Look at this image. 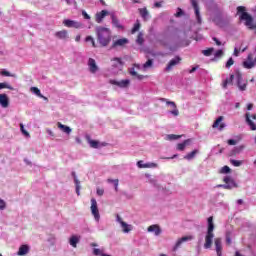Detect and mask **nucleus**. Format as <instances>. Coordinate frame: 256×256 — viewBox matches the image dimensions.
<instances>
[{"label": "nucleus", "instance_id": "nucleus-2", "mask_svg": "<svg viewBox=\"0 0 256 256\" xmlns=\"http://www.w3.org/2000/svg\"><path fill=\"white\" fill-rule=\"evenodd\" d=\"M207 232L205 235V243H204V249H211V246L213 245V239H215V224L213 223V216L208 217L207 219Z\"/></svg>", "mask_w": 256, "mask_h": 256}, {"label": "nucleus", "instance_id": "nucleus-32", "mask_svg": "<svg viewBox=\"0 0 256 256\" xmlns=\"http://www.w3.org/2000/svg\"><path fill=\"white\" fill-rule=\"evenodd\" d=\"M129 73L132 77H136L138 81H143V79H145V76L138 74L137 71H135V68H130Z\"/></svg>", "mask_w": 256, "mask_h": 256}, {"label": "nucleus", "instance_id": "nucleus-30", "mask_svg": "<svg viewBox=\"0 0 256 256\" xmlns=\"http://www.w3.org/2000/svg\"><path fill=\"white\" fill-rule=\"evenodd\" d=\"M197 153H199V150L195 149L192 152H189L188 154H186L184 156V159H186V161H193V159H195V155H197Z\"/></svg>", "mask_w": 256, "mask_h": 256}, {"label": "nucleus", "instance_id": "nucleus-64", "mask_svg": "<svg viewBox=\"0 0 256 256\" xmlns=\"http://www.w3.org/2000/svg\"><path fill=\"white\" fill-rule=\"evenodd\" d=\"M212 39L216 43V45H218V47H220L221 42L217 39V37H213Z\"/></svg>", "mask_w": 256, "mask_h": 256}, {"label": "nucleus", "instance_id": "nucleus-45", "mask_svg": "<svg viewBox=\"0 0 256 256\" xmlns=\"http://www.w3.org/2000/svg\"><path fill=\"white\" fill-rule=\"evenodd\" d=\"M213 51H215V49L208 48L206 50H203L202 53L203 55H205V57H211V55H213Z\"/></svg>", "mask_w": 256, "mask_h": 256}, {"label": "nucleus", "instance_id": "nucleus-10", "mask_svg": "<svg viewBox=\"0 0 256 256\" xmlns=\"http://www.w3.org/2000/svg\"><path fill=\"white\" fill-rule=\"evenodd\" d=\"M111 85H116V87H119L120 89H127L129 85H131V80L125 79V80H110Z\"/></svg>", "mask_w": 256, "mask_h": 256}, {"label": "nucleus", "instance_id": "nucleus-34", "mask_svg": "<svg viewBox=\"0 0 256 256\" xmlns=\"http://www.w3.org/2000/svg\"><path fill=\"white\" fill-rule=\"evenodd\" d=\"M233 79H235V75L231 74L229 78H226L222 84L223 89H227V86L233 83Z\"/></svg>", "mask_w": 256, "mask_h": 256}, {"label": "nucleus", "instance_id": "nucleus-6", "mask_svg": "<svg viewBox=\"0 0 256 256\" xmlns=\"http://www.w3.org/2000/svg\"><path fill=\"white\" fill-rule=\"evenodd\" d=\"M91 213L95 219V221H97V223H99L100 219H101V214H99V207L97 206V200L95 198L91 199Z\"/></svg>", "mask_w": 256, "mask_h": 256}, {"label": "nucleus", "instance_id": "nucleus-23", "mask_svg": "<svg viewBox=\"0 0 256 256\" xmlns=\"http://www.w3.org/2000/svg\"><path fill=\"white\" fill-rule=\"evenodd\" d=\"M55 37H57V39L67 41V39L69 38V32L67 30L58 31L55 33Z\"/></svg>", "mask_w": 256, "mask_h": 256}, {"label": "nucleus", "instance_id": "nucleus-27", "mask_svg": "<svg viewBox=\"0 0 256 256\" xmlns=\"http://www.w3.org/2000/svg\"><path fill=\"white\" fill-rule=\"evenodd\" d=\"M137 167H139V169H147L149 167H157V164L155 163H143V160H140L137 162Z\"/></svg>", "mask_w": 256, "mask_h": 256}, {"label": "nucleus", "instance_id": "nucleus-15", "mask_svg": "<svg viewBox=\"0 0 256 256\" xmlns=\"http://www.w3.org/2000/svg\"><path fill=\"white\" fill-rule=\"evenodd\" d=\"M88 68L90 73H97V71H99V66H97V62L95 61V59L93 58H89L88 59Z\"/></svg>", "mask_w": 256, "mask_h": 256}, {"label": "nucleus", "instance_id": "nucleus-40", "mask_svg": "<svg viewBox=\"0 0 256 256\" xmlns=\"http://www.w3.org/2000/svg\"><path fill=\"white\" fill-rule=\"evenodd\" d=\"M136 43H137V45H143V43H145V39L143 38V33L142 32L138 33Z\"/></svg>", "mask_w": 256, "mask_h": 256}, {"label": "nucleus", "instance_id": "nucleus-20", "mask_svg": "<svg viewBox=\"0 0 256 256\" xmlns=\"http://www.w3.org/2000/svg\"><path fill=\"white\" fill-rule=\"evenodd\" d=\"M0 106L3 107V109L9 107V97L7 94H0Z\"/></svg>", "mask_w": 256, "mask_h": 256}, {"label": "nucleus", "instance_id": "nucleus-24", "mask_svg": "<svg viewBox=\"0 0 256 256\" xmlns=\"http://www.w3.org/2000/svg\"><path fill=\"white\" fill-rule=\"evenodd\" d=\"M30 251L29 245L27 244H23L19 247V250L17 252L18 256H24L27 255Z\"/></svg>", "mask_w": 256, "mask_h": 256}, {"label": "nucleus", "instance_id": "nucleus-46", "mask_svg": "<svg viewBox=\"0 0 256 256\" xmlns=\"http://www.w3.org/2000/svg\"><path fill=\"white\" fill-rule=\"evenodd\" d=\"M108 183H114L115 191H119V179H108Z\"/></svg>", "mask_w": 256, "mask_h": 256}, {"label": "nucleus", "instance_id": "nucleus-3", "mask_svg": "<svg viewBox=\"0 0 256 256\" xmlns=\"http://www.w3.org/2000/svg\"><path fill=\"white\" fill-rule=\"evenodd\" d=\"M237 13L240 14V21H245V26L256 33V22H253V17L246 12L245 6H238Z\"/></svg>", "mask_w": 256, "mask_h": 256}, {"label": "nucleus", "instance_id": "nucleus-51", "mask_svg": "<svg viewBox=\"0 0 256 256\" xmlns=\"http://www.w3.org/2000/svg\"><path fill=\"white\" fill-rule=\"evenodd\" d=\"M149 67H153V60L148 59L144 64H143V69H149Z\"/></svg>", "mask_w": 256, "mask_h": 256}, {"label": "nucleus", "instance_id": "nucleus-13", "mask_svg": "<svg viewBox=\"0 0 256 256\" xmlns=\"http://www.w3.org/2000/svg\"><path fill=\"white\" fill-rule=\"evenodd\" d=\"M223 116H219L215 122L213 123L212 127L213 129H217L218 128V131H223V129H225L227 127V124L225 123H221V121H223Z\"/></svg>", "mask_w": 256, "mask_h": 256}, {"label": "nucleus", "instance_id": "nucleus-59", "mask_svg": "<svg viewBox=\"0 0 256 256\" xmlns=\"http://www.w3.org/2000/svg\"><path fill=\"white\" fill-rule=\"evenodd\" d=\"M82 15H83L84 19H87V20L91 19V16H89V14H87V11H85V10L82 11Z\"/></svg>", "mask_w": 256, "mask_h": 256}, {"label": "nucleus", "instance_id": "nucleus-63", "mask_svg": "<svg viewBox=\"0 0 256 256\" xmlns=\"http://www.w3.org/2000/svg\"><path fill=\"white\" fill-rule=\"evenodd\" d=\"M105 193V190L103 189H97V195H99V197H102V195Z\"/></svg>", "mask_w": 256, "mask_h": 256}, {"label": "nucleus", "instance_id": "nucleus-5", "mask_svg": "<svg viewBox=\"0 0 256 256\" xmlns=\"http://www.w3.org/2000/svg\"><path fill=\"white\" fill-rule=\"evenodd\" d=\"M160 101L172 107L173 110L168 112L170 115H173V117H179V109H177V104H175V102L168 100L167 98H160Z\"/></svg>", "mask_w": 256, "mask_h": 256}, {"label": "nucleus", "instance_id": "nucleus-37", "mask_svg": "<svg viewBox=\"0 0 256 256\" xmlns=\"http://www.w3.org/2000/svg\"><path fill=\"white\" fill-rule=\"evenodd\" d=\"M69 243L72 247H77V243H79V237L73 235L70 240Z\"/></svg>", "mask_w": 256, "mask_h": 256}, {"label": "nucleus", "instance_id": "nucleus-28", "mask_svg": "<svg viewBox=\"0 0 256 256\" xmlns=\"http://www.w3.org/2000/svg\"><path fill=\"white\" fill-rule=\"evenodd\" d=\"M113 64L112 67L115 69H122L123 68V60L121 58H113Z\"/></svg>", "mask_w": 256, "mask_h": 256}, {"label": "nucleus", "instance_id": "nucleus-56", "mask_svg": "<svg viewBox=\"0 0 256 256\" xmlns=\"http://www.w3.org/2000/svg\"><path fill=\"white\" fill-rule=\"evenodd\" d=\"M214 56L219 59V57H223V50H217L214 54Z\"/></svg>", "mask_w": 256, "mask_h": 256}, {"label": "nucleus", "instance_id": "nucleus-44", "mask_svg": "<svg viewBox=\"0 0 256 256\" xmlns=\"http://www.w3.org/2000/svg\"><path fill=\"white\" fill-rule=\"evenodd\" d=\"M86 43H91L92 47H97V44L95 43V39L93 38V36H87L85 38Z\"/></svg>", "mask_w": 256, "mask_h": 256}, {"label": "nucleus", "instance_id": "nucleus-57", "mask_svg": "<svg viewBox=\"0 0 256 256\" xmlns=\"http://www.w3.org/2000/svg\"><path fill=\"white\" fill-rule=\"evenodd\" d=\"M223 181H224V183L229 184V183H231V181H235V180H233V178H231V176H226V177H224Z\"/></svg>", "mask_w": 256, "mask_h": 256}, {"label": "nucleus", "instance_id": "nucleus-50", "mask_svg": "<svg viewBox=\"0 0 256 256\" xmlns=\"http://www.w3.org/2000/svg\"><path fill=\"white\" fill-rule=\"evenodd\" d=\"M20 131H21L22 135H25V137H31L29 132H27V130H25V126L23 125V123L20 124Z\"/></svg>", "mask_w": 256, "mask_h": 256}, {"label": "nucleus", "instance_id": "nucleus-1", "mask_svg": "<svg viewBox=\"0 0 256 256\" xmlns=\"http://www.w3.org/2000/svg\"><path fill=\"white\" fill-rule=\"evenodd\" d=\"M95 33L100 47H108L112 39L111 29L103 26H97L95 28Z\"/></svg>", "mask_w": 256, "mask_h": 256}, {"label": "nucleus", "instance_id": "nucleus-31", "mask_svg": "<svg viewBox=\"0 0 256 256\" xmlns=\"http://www.w3.org/2000/svg\"><path fill=\"white\" fill-rule=\"evenodd\" d=\"M30 91H32L34 93V95H37V97H40V99H44V101H47V97L43 96V94H41V90L37 87H31Z\"/></svg>", "mask_w": 256, "mask_h": 256}, {"label": "nucleus", "instance_id": "nucleus-49", "mask_svg": "<svg viewBox=\"0 0 256 256\" xmlns=\"http://www.w3.org/2000/svg\"><path fill=\"white\" fill-rule=\"evenodd\" d=\"M180 138H181V136H178V135H175V134H169V135L166 136V139L168 141H175V140L180 139Z\"/></svg>", "mask_w": 256, "mask_h": 256}, {"label": "nucleus", "instance_id": "nucleus-9", "mask_svg": "<svg viewBox=\"0 0 256 256\" xmlns=\"http://www.w3.org/2000/svg\"><path fill=\"white\" fill-rule=\"evenodd\" d=\"M251 119H254V121H256V114H251L249 112H247L245 114V121H246V124L248 125V127L251 129V131H256V124L255 122H253V120Z\"/></svg>", "mask_w": 256, "mask_h": 256}, {"label": "nucleus", "instance_id": "nucleus-14", "mask_svg": "<svg viewBox=\"0 0 256 256\" xmlns=\"http://www.w3.org/2000/svg\"><path fill=\"white\" fill-rule=\"evenodd\" d=\"M192 239H193V236H184L178 239L176 244L173 247V251H177V249H179V247H181L183 243H187V241H192Z\"/></svg>", "mask_w": 256, "mask_h": 256}, {"label": "nucleus", "instance_id": "nucleus-33", "mask_svg": "<svg viewBox=\"0 0 256 256\" xmlns=\"http://www.w3.org/2000/svg\"><path fill=\"white\" fill-rule=\"evenodd\" d=\"M191 45V40L185 38L177 42V47H189Z\"/></svg>", "mask_w": 256, "mask_h": 256}, {"label": "nucleus", "instance_id": "nucleus-52", "mask_svg": "<svg viewBox=\"0 0 256 256\" xmlns=\"http://www.w3.org/2000/svg\"><path fill=\"white\" fill-rule=\"evenodd\" d=\"M0 74L2 75V77H15V74H11V72L7 70H2Z\"/></svg>", "mask_w": 256, "mask_h": 256}, {"label": "nucleus", "instance_id": "nucleus-12", "mask_svg": "<svg viewBox=\"0 0 256 256\" xmlns=\"http://www.w3.org/2000/svg\"><path fill=\"white\" fill-rule=\"evenodd\" d=\"M110 17H111L113 27L121 30L125 29V26L121 24V21H119V18H117L114 12H111Z\"/></svg>", "mask_w": 256, "mask_h": 256}, {"label": "nucleus", "instance_id": "nucleus-18", "mask_svg": "<svg viewBox=\"0 0 256 256\" xmlns=\"http://www.w3.org/2000/svg\"><path fill=\"white\" fill-rule=\"evenodd\" d=\"M190 1L192 4V7H194L197 23L201 25L202 20H201V13L199 12V4H197V0H190Z\"/></svg>", "mask_w": 256, "mask_h": 256}, {"label": "nucleus", "instance_id": "nucleus-8", "mask_svg": "<svg viewBox=\"0 0 256 256\" xmlns=\"http://www.w3.org/2000/svg\"><path fill=\"white\" fill-rule=\"evenodd\" d=\"M63 25L69 29H83V23L71 19L63 20Z\"/></svg>", "mask_w": 256, "mask_h": 256}, {"label": "nucleus", "instance_id": "nucleus-19", "mask_svg": "<svg viewBox=\"0 0 256 256\" xmlns=\"http://www.w3.org/2000/svg\"><path fill=\"white\" fill-rule=\"evenodd\" d=\"M138 11L143 21H149V19H151V15L149 14V10H147V8H140Z\"/></svg>", "mask_w": 256, "mask_h": 256}, {"label": "nucleus", "instance_id": "nucleus-54", "mask_svg": "<svg viewBox=\"0 0 256 256\" xmlns=\"http://www.w3.org/2000/svg\"><path fill=\"white\" fill-rule=\"evenodd\" d=\"M185 15V12H183V9L177 8V12L175 14V17H183Z\"/></svg>", "mask_w": 256, "mask_h": 256}, {"label": "nucleus", "instance_id": "nucleus-22", "mask_svg": "<svg viewBox=\"0 0 256 256\" xmlns=\"http://www.w3.org/2000/svg\"><path fill=\"white\" fill-rule=\"evenodd\" d=\"M216 187H217L218 189H219V188H222V189L231 190V189L237 188V182L231 181V182L228 183V184H218Z\"/></svg>", "mask_w": 256, "mask_h": 256}, {"label": "nucleus", "instance_id": "nucleus-55", "mask_svg": "<svg viewBox=\"0 0 256 256\" xmlns=\"http://www.w3.org/2000/svg\"><path fill=\"white\" fill-rule=\"evenodd\" d=\"M226 243L231 245V232H226Z\"/></svg>", "mask_w": 256, "mask_h": 256}, {"label": "nucleus", "instance_id": "nucleus-4", "mask_svg": "<svg viewBox=\"0 0 256 256\" xmlns=\"http://www.w3.org/2000/svg\"><path fill=\"white\" fill-rule=\"evenodd\" d=\"M214 23L221 28L227 27L231 23V17L223 14H218L214 18Z\"/></svg>", "mask_w": 256, "mask_h": 256}, {"label": "nucleus", "instance_id": "nucleus-43", "mask_svg": "<svg viewBox=\"0 0 256 256\" xmlns=\"http://www.w3.org/2000/svg\"><path fill=\"white\" fill-rule=\"evenodd\" d=\"M0 89H9L10 91H13V86L9 85L7 82L0 83Z\"/></svg>", "mask_w": 256, "mask_h": 256}, {"label": "nucleus", "instance_id": "nucleus-25", "mask_svg": "<svg viewBox=\"0 0 256 256\" xmlns=\"http://www.w3.org/2000/svg\"><path fill=\"white\" fill-rule=\"evenodd\" d=\"M148 233H154L156 237H159L161 235V228L159 225H151L148 227Z\"/></svg>", "mask_w": 256, "mask_h": 256}, {"label": "nucleus", "instance_id": "nucleus-41", "mask_svg": "<svg viewBox=\"0 0 256 256\" xmlns=\"http://www.w3.org/2000/svg\"><path fill=\"white\" fill-rule=\"evenodd\" d=\"M219 173H221L222 175H227L229 173H231V168L229 166H223Z\"/></svg>", "mask_w": 256, "mask_h": 256}, {"label": "nucleus", "instance_id": "nucleus-17", "mask_svg": "<svg viewBox=\"0 0 256 256\" xmlns=\"http://www.w3.org/2000/svg\"><path fill=\"white\" fill-rule=\"evenodd\" d=\"M107 15H111V12L108 10H102L96 13V23H103V20L107 17Z\"/></svg>", "mask_w": 256, "mask_h": 256}, {"label": "nucleus", "instance_id": "nucleus-42", "mask_svg": "<svg viewBox=\"0 0 256 256\" xmlns=\"http://www.w3.org/2000/svg\"><path fill=\"white\" fill-rule=\"evenodd\" d=\"M139 29H141V23H139V20H137V23L134 24L132 30H131V34H135L137 33V31H139Z\"/></svg>", "mask_w": 256, "mask_h": 256}, {"label": "nucleus", "instance_id": "nucleus-47", "mask_svg": "<svg viewBox=\"0 0 256 256\" xmlns=\"http://www.w3.org/2000/svg\"><path fill=\"white\" fill-rule=\"evenodd\" d=\"M232 65H235V60H233V57H230L228 61L226 62V69H231Z\"/></svg>", "mask_w": 256, "mask_h": 256}, {"label": "nucleus", "instance_id": "nucleus-61", "mask_svg": "<svg viewBox=\"0 0 256 256\" xmlns=\"http://www.w3.org/2000/svg\"><path fill=\"white\" fill-rule=\"evenodd\" d=\"M240 151H241V148L235 147V148L232 150V155H237V153H239Z\"/></svg>", "mask_w": 256, "mask_h": 256}, {"label": "nucleus", "instance_id": "nucleus-36", "mask_svg": "<svg viewBox=\"0 0 256 256\" xmlns=\"http://www.w3.org/2000/svg\"><path fill=\"white\" fill-rule=\"evenodd\" d=\"M88 143L92 149H99V141L92 140L91 138L88 137Z\"/></svg>", "mask_w": 256, "mask_h": 256}, {"label": "nucleus", "instance_id": "nucleus-53", "mask_svg": "<svg viewBox=\"0 0 256 256\" xmlns=\"http://www.w3.org/2000/svg\"><path fill=\"white\" fill-rule=\"evenodd\" d=\"M5 209H7V203L0 198V211H5Z\"/></svg>", "mask_w": 256, "mask_h": 256}, {"label": "nucleus", "instance_id": "nucleus-58", "mask_svg": "<svg viewBox=\"0 0 256 256\" xmlns=\"http://www.w3.org/2000/svg\"><path fill=\"white\" fill-rule=\"evenodd\" d=\"M93 253H94V255L99 256V255H101V249H99V248H94V249H93Z\"/></svg>", "mask_w": 256, "mask_h": 256}, {"label": "nucleus", "instance_id": "nucleus-16", "mask_svg": "<svg viewBox=\"0 0 256 256\" xmlns=\"http://www.w3.org/2000/svg\"><path fill=\"white\" fill-rule=\"evenodd\" d=\"M181 63V57L176 56L172 60L169 61L168 65L166 66L165 70L166 71H171L173 67H176V65H179Z\"/></svg>", "mask_w": 256, "mask_h": 256}, {"label": "nucleus", "instance_id": "nucleus-38", "mask_svg": "<svg viewBox=\"0 0 256 256\" xmlns=\"http://www.w3.org/2000/svg\"><path fill=\"white\" fill-rule=\"evenodd\" d=\"M242 139H243V137H241V135H239V136H236V139H229L227 141V143H228V145H237V143L239 141H241Z\"/></svg>", "mask_w": 256, "mask_h": 256}, {"label": "nucleus", "instance_id": "nucleus-35", "mask_svg": "<svg viewBox=\"0 0 256 256\" xmlns=\"http://www.w3.org/2000/svg\"><path fill=\"white\" fill-rule=\"evenodd\" d=\"M74 183L76 187V195H81V181L77 177L74 178Z\"/></svg>", "mask_w": 256, "mask_h": 256}, {"label": "nucleus", "instance_id": "nucleus-26", "mask_svg": "<svg viewBox=\"0 0 256 256\" xmlns=\"http://www.w3.org/2000/svg\"><path fill=\"white\" fill-rule=\"evenodd\" d=\"M58 129H61V131H63V133H66V135H71V132L73 131L71 129V127L62 124L61 122H58Z\"/></svg>", "mask_w": 256, "mask_h": 256}, {"label": "nucleus", "instance_id": "nucleus-29", "mask_svg": "<svg viewBox=\"0 0 256 256\" xmlns=\"http://www.w3.org/2000/svg\"><path fill=\"white\" fill-rule=\"evenodd\" d=\"M188 145H191V139L184 140L182 143H179L177 145L178 151H185V147H188Z\"/></svg>", "mask_w": 256, "mask_h": 256}, {"label": "nucleus", "instance_id": "nucleus-60", "mask_svg": "<svg viewBox=\"0 0 256 256\" xmlns=\"http://www.w3.org/2000/svg\"><path fill=\"white\" fill-rule=\"evenodd\" d=\"M65 1H66L67 5H75V6H77V1H75V0H65Z\"/></svg>", "mask_w": 256, "mask_h": 256}, {"label": "nucleus", "instance_id": "nucleus-7", "mask_svg": "<svg viewBox=\"0 0 256 256\" xmlns=\"http://www.w3.org/2000/svg\"><path fill=\"white\" fill-rule=\"evenodd\" d=\"M236 85L239 91H247V80L243 79V74L240 72L236 74Z\"/></svg>", "mask_w": 256, "mask_h": 256}, {"label": "nucleus", "instance_id": "nucleus-62", "mask_svg": "<svg viewBox=\"0 0 256 256\" xmlns=\"http://www.w3.org/2000/svg\"><path fill=\"white\" fill-rule=\"evenodd\" d=\"M163 6V1H160V2H156L155 4H154V7H156V8H161Z\"/></svg>", "mask_w": 256, "mask_h": 256}, {"label": "nucleus", "instance_id": "nucleus-39", "mask_svg": "<svg viewBox=\"0 0 256 256\" xmlns=\"http://www.w3.org/2000/svg\"><path fill=\"white\" fill-rule=\"evenodd\" d=\"M121 228H122V231L123 233H129V231H131V225L127 224V222H121Z\"/></svg>", "mask_w": 256, "mask_h": 256}, {"label": "nucleus", "instance_id": "nucleus-11", "mask_svg": "<svg viewBox=\"0 0 256 256\" xmlns=\"http://www.w3.org/2000/svg\"><path fill=\"white\" fill-rule=\"evenodd\" d=\"M125 45H129V39L127 38H120L117 40H114L112 45H111V49H117V47H125Z\"/></svg>", "mask_w": 256, "mask_h": 256}, {"label": "nucleus", "instance_id": "nucleus-48", "mask_svg": "<svg viewBox=\"0 0 256 256\" xmlns=\"http://www.w3.org/2000/svg\"><path fill=\"white\" fill-rule=\"evenodd\" d=\"M231 165H233L234 167H241V165H243V162L240 160H235V159H231L230 160Z\"/></svg>", "mask_w": 256, "mask_h": 256}, {"label": "nucleus", "instance_id": "nucleus-21", "mask_svg": "<svg viewBox=\"0 0 256 256\" xmlns=\"http://www.w3.org/2000/svg\"><path fill=\"white\" fill-rule=\"evenodd\" d=\"M215 247H216V253L217 256H223V245L221 243V238H216L215 239Z\"/></svg>", "mask_w": 256, "mask_h": 256}]
</instances>
